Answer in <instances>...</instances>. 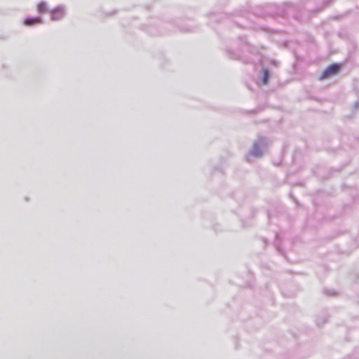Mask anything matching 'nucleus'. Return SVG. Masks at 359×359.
I'll use <instances>...</instances> for the list:
<instances>
[{"mask_svg":"<svg viewBox=\"0 0 359 359\" xmlns=\"http://www.w3.org/2000/svg\"><path fill=\"white\" fill-rule=\"evenodd\" d=\"M267 147V140L264 137L259 138L249 151L248 156L259 158L262 156Z\"/></svg>","mask_w":359,"mask_h":359,"instance_id":"obj_1","label":"nucleus"},{"mask_svg":"<svg viewBox=\"0 0 359 359\" xmlns=\"http://www.w3.org/2000/svg\"><path fill=\"white\" fill-rule=\"evenodd\" d=\"M66 14V8L63 6H59L51 11V20L57 21L62 20Z\"/></svg>","mask_w":359,"mask_h":359,"instance_id":"obj_2","label":"nucleus"},{"mask_svg":"<svg viewBox=\"0 0 359 359\" xmlns=\"http://www.w3.org/2000/svg\"><path fill=\"white\" fill-rule=\"evenodd\" d=\"M340 66L338 64H332L327 67L320 76V79H324L330 76L335 75L339 71Z\"/></svg>","mask_w":359,"mask_h":359,"instance_id":"obj_3","label":"nucleus"},{"mask_svg":"<svg viewBox=\"0 0 359 359\" xmlns=\"http://www.w3.org/2000/svg\"><path fill=\"white\" fill-rule=\"evenodd\" d=\"M42 20L40 17L36 18H27L25 20V25L27 26H32L35 24H41Z\"/></svg>","mask_w":359,"mask_h":359,"instance_id":"obj_4","label":"nucleus"},{"mask_svg":"<svg viewBox=\"0 0 359 359\" xmlns=\"http://www.w3.org/2000/svg\"><path fill=\"white\" fill-rule=\"evenodd\" d=\"M38 10L40 13L47 12L48 8H47L46 3L45 1H41L38 5Z\"/></svg>","mask_w":359,"mask_h":359,"instance_id":"obj_5","label":"nucleus"},{"mask_svg":"<svg viewBox=\"0 0 359 359\" xmlns=\"http://www.w3.org/2000/svg\"><path fill=\"white\" fill-rule=\"evenodd\" d=\"M269 77V72L268 69H264L263 70V78H262V82L264 84L267 83Z\"/></svg>","mask_w":359,"mask_h":359,"instance_id":"obj_6","label":"nucleus"}]
</instances>
